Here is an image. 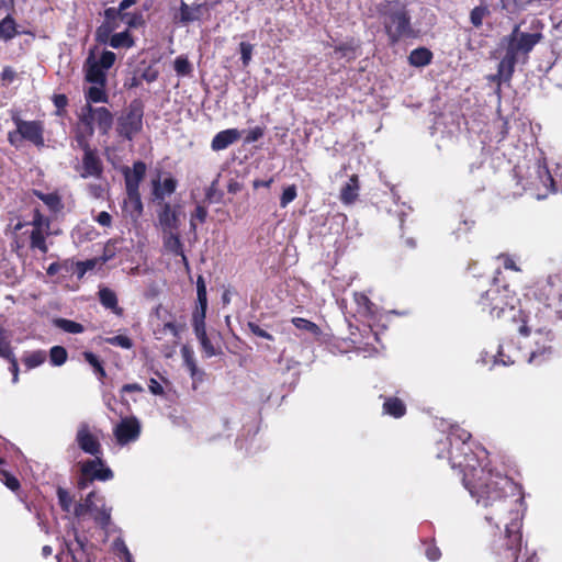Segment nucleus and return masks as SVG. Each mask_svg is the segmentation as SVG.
Instances as JSON below:
<instances>
[{"label": "nucleus", "instance_id": "nucleus-1", "mask_svg": "<svg viewBox=\"0 0 562 562\" xmlns=\"http://www.w3.org/2000/svg\"><path fill=\"white\" fill-rule=\"evenodd\" d=\"M437 458L447 459L462 474L464 487L475 501L485 522L497 530L491 552L496 562L520 561L524 498L519 487L506 475L487 469V451L471 441V434L458 425L436 443ZM525 562H538L533 554Z\"/></svg>", "mask_w": 562, "mask_h": 562}, {"label": "nucleus", "instance_id": "nucleus-2", "mask_svg": "<svg viewBox=\"0 0 562 562\" xmlns=\"http://www.w3.org/2000/svg\"><path fill=\"white\" fill-rule=\"evenodd\" d=\"M557 285L538 307L527 303L525 319L517 327L519 347L514 350L517 361L540 364L553 355L555 334L551 326L562 321V281Z\"/></svg>", "mask_w": 562, "mask_h": 562}, {"label": "nucleus", "instance_id": "nucleus-3", "mask_svg": "<svg viewBox=\"0 0 562 562\" xmlns=\"http://www.w3.org/2000/svg\"><path fill=\"white\" fill-rule=\"evenodd\" d=\"M557 282H562V271L537 281L524 297L519 299L508 284H502L498 278H495L490 288L481 294L477 304L491 318L512 322L518 327L525 319L527 303L537 307L544 303L548 295L558 286Z\"/></svg>", "mask_w": 562, "mask_h": 562}, {"label": "nucleus", "instance_id": "nucleus-4", "mask_svg": "<svg viewBox=\"0 0 562 562\" xmlns=\"http://www.w3.org/2000/svg\"><path fill=\"white\" fill-rule=\"evenodd\" d=\"M515 170L518 183L525 191H530V194L537 200L547 198L549 192L558 191L555 179L546 162L540 159L529 165L525 172L521 166H517Z\"/></svg>", "mask_w": 562, "mask_h": 562}, {"label": "nucleus", "instance_id": "nucleus-5", "mask_svg": "<svg viewBox=\"0 0 562 562\" xmlns=\"http://www.w3.org/2000/svg\"><path fill=\"white\" fill-rule=\"evenodd\" d=\"M382 22L391 44H396L413 33L411 16L406 9L398 3H390L382 11Z\"/></svg>", "mask_w": 562, "mask_h": 562}, {"label": "nucleus", "instance_id": "nucleus-6", "mask_svg": "<svg viewBox=\"0 0 562 562\" xmlns=\"http://www.w3.org/2000/svg\"><path fill=\"white\" fill-rule=\"evenodd\" d=\"M15 131L8 133V140L18 147L22 140H27L36 147H44V126L40 121H24L18 114L12 115Z\"/></svg>", "mask_w": 562, "mask_h": 562}, {"label": "nucleus", "instance_id": "nucleus-7", "mask_svg": "<svg viewBox=\"0 0 562 562\" xmlns=\"http://www.w3.org/2000/svg\"><path fill=\"white\" fill-rule=\"evenodd\" d=\"M116 55L111 50H103L99 58L91 53L83 65L85 79L91 85H106V72L114 65Z\"/></svg>", "mask_w": 562, "mask_h": 562}, {"label": "nucleus", "instance_id": "nucleus-8", "mask_svg": "<svg viewBox=\"0 0 562 562\" xmlns=\"http://www.w3.org/2000/svg\"><path fill=\"white\" fill-rule=\"evenodd\" d=\"M82 477L78 482L80 488H86L93 481L106 482L113 479V471L105 464L102 456L80 462Z\"/></svg>", "mask_w": 562, "mask_h": 562}, {"label": "nucleus", "instance_id": "nucleus-9", "mask_svg": "<svg viewBox=\"0 0 562 562\" xmlns=\"http://www.w3.org/2000/svg\"><path fill=\"white\" fill-rule=\"evenodd\" d=\"M540 38V33L520 32L519 26L516 25L512 33L506 37V49L518 59L519 56L530 53L539 43Z\"/></svg>", "mask_w": 562, "mask_h": 562}, {"label": "nucleus", "instance_id": "nucleus-10", "mask_svg": "<svg viewBox=\"0 0 562 562\" xmlns=\"http://www.w3.org/2000/svg\"><path fill=\"white\" fill-rule=\"evenodd\" d=\"M143 127V108L139 103H131L127 112L119 119L117 132L124 138L132 140Z\"/></svg>", "mask_w": 562, "mask_h": 562}, {"label": "nucleus", "instance_id": "nucleus-11", "mask_svg": "<svg viewBox=\"0 0 562 562\" xmlns=\"http://www.w3.org/2000/svg\"><path fill=\"white\" fill-rule=\"evenodd\" d=\"M79 119L91 127L97 125L102 134H106L113 124V115L106 108H93L91 104H85L80 109Z\"/></svg>", "mask_w": 562, "mask_h": 562}, {"label": "nucleus", "instance_id": "nucleus-12", "mask_svg": "<svg viewBox=\"0 0 562 562\" xmlns=\"http://www.w3.org/2000/svg\"><path fill=\"white\" fill-rule=\"evenodd\" d=\"M142 432V425L137 417L127 416L121 420L113 428V436L116 443L124 447L131 442L138 440Z\"/></svg>", "mask_w": 562, "mask_h": 562}, {"label": "nucleus", "instance_id": "nucleus-13", "mask_svg": "<svg viewBox=\"0 0 562 562\" xmlns=\"http://www.w3.org/2000/svg\"><path fill=\"white\" fill-rule=\"evenodd\" d=\"M75 442L86 454L91 457L102 456V446L99 437L92 431L87 423H80L76 430Z\"/></svg>", "mask_w": 562, "mask_h": 562}, {"label": "nucleus", "instance_id": "nucleus-14", "mask_svg": "<svg viewBox=\"0 0 562 562\" xmlns=\"http://www.w3.org/2000/svg\"><path fill=\"white\" fill-rule=\"evenodd\" d=\"M89 514L93 517L94 521L102 528H106L111 522V507H106L104 498L95 492L88 494Z\"/></svg>", "mask_w": 562, "mask_h": 562}, {"label": "nucleus", "instance_id": "nucleus-15", "mask_svg": "<svg viewBox=\"0 0 562 562\" xmlns=\"http://www.w3.org/2000/svg\"><path fill=\"white\" fill-rule=\"evenodd\" d=\"M484 366L490 364L491 368L496 364L509 366L517 362V357L514 355V350H510V346L506 344H501L498 346V351L496 355H490L487 351H482L480 353V358L477 360Z\"/></svg>", "mask_w": 562, "mask_h": 562}, {"label": "nucleus", "instance_id": "nucleus-16", "mask_svg": "<svg viewBox=\"0 0 562 562\" xmlns=\"http://www.w3.org/2000/svg\"><path fill=\"white\" fill-rule=\"evenodd\" d=\"M82 178H101L103 173V164L98 155L97 149L85 153L82 156V164L80 169Z\"/></svg>", "mask_w": 562, "mask_h": 562}, {"label": "nucleus", "instance_id": "nucleus-17", "mask_svg": "<svg viewBox=\"0 0 562 562\" xmlns=\"http://www.w3.org/2000/svg\"><path fill=\"white\" fill-rule=\"evenodd\" d=\"M126 191H139V184L146 173V165L143 161H135L132 169L123 170Z\"/></svg>", "mask_w": 562, "mask_h": 562}, {"label": "nucleus", "instance_id": "nucleus-18", "mask_svg": "<svg viewBox=\"0 0 562 562\" xmlns=\"http://www.w3.org/2000/svg\"><path fill=\"white\" fill-rule=\"evenodd\" d=\"M241 136L237 128H227L215 134L211 142V148L214 151H221L236 143Z\"/></svg>", "mask_w": 562, "mask_h": 562}, {"label": "nucleus", "instance_id": "nucleus-19", "mask_svg": "<svg viewBox=\"0 0 562 562\" xmlns=\"http://www.w3.org/2000/svg\"><path fill=\"white\" fill-rule=\"evenodd\" d=\"M158 222L161 233L175 232L179 228L178 213L172 210L169 203H164L161 210L158 212Z\"/></svg>", "mask_w": 562, "mask_h": 562}, {"label": "nucleus", "instance_id": "nucleus-20", "mask_svg": "<svg viewBox=\"0 0 562 562\" xmlns=\"http://www.w3.org/2000/svg\"><path fill=\"white\" fill-rule=\"evenodd\" d=\"M353 301L357 306L356 312L361 317H364L369 322V326H371V322L376 318L378 307L364 293L359 292L353 294Z\"/></svg>", "mask_w": 562, "mask_h": 562}, {"label": "nucleus", "instance_id": "nucleus-21", "mask_svg": "<svg viewBox=\"0 0 562 562\" xmlns=\"http://www.w3.org/2000/svg\"><path fill=\"white\" fill-rule=\"evenodd\" d=\"M99 44L108 45L113 49H130L135 46V38L128 30H124L99 42Z\"/></svg>", "mask_w": 562, "mask_h": 562}, {"label": "nucleus", "instance_id": "nucleus-22", "mask_svg": "<svg viewBox=\"0 0 562 562\" xmlns=\"http://www.w3.org/2000/svg\"><path fill=\"white\" fill-rule=\"evenodd\" d=\"M161 234L165 250L173 256H180L182 258V261L186 265H188V259L183 251V244L177 231L166 232Z\"/></svg>", "mask_w": 562, "mask_h": 562}, {"label": "nucleus", "instance_id": "nucleus-23", "mask_svg": "<svg viewBox=\"0 0 562 562\" xmlns=\"http://www.w3.org/2000/svg\"><path fill=\"white\" fill-rule=\"evenodd\" d=\"M360 191V183L359 178L357 175H352L346 183L342 184L339 193L340 202L344 205H351L353 204L358 196Z\"/></svg>", "mask_w": 562, "mask_h": 562}, {"label": "nucleus", "instance_id": "nucleus-24", "mask_svg": "<svg viewBox=\"0 0 562 562\" xmlns=\"http://www.w3.org/2000/svg\"><path fill=\"white\" fill-rule=\"evenodd\" d=\"M94 134V127L89 126L88 124L82 123L80 120L78 122L77 128H76V135L75 140L77 144V147L80 148L83 154L88 151L94 150L89 143L90 137Z\"/></svg>", "mask_w": 562, "mask_h": 562}, {"label": "nucleus", "instance_id": "nucleus-25", "mask_svg": "<svg viewBox=\"0 0 562 562\" xmlns=\"http://www.w3.org/2000/svg\"><path fill=\"white\" fill-rule=\"evenodd\" d=\"M177 188V181L169 177L162 182L159 179L153 181V194L156 200H164L167 195H171Z\"/></svg>", "mask_w": 562, "mask_h": 562}, {"label": "nucleus", "instance_id": "nucleus-26", "mask_svg": "<svg viewBox=\"0 0 562 562\" xmlns=\"http://www.w3.org/2000/svg\"><path fill=\"white\" fill-rule=\"evenodd\" d=\"M124 210L132 216L138 217L143 213V202L139 191H126Z\"/></svg>", "mask_w": 562, "mask_h": 562}, {"label": "nucleus", "instance_id": "nucleus-27", "mask_svg": "<svg viewBox=\"0 0 562 562\" xmlns=\"http://www.w3.org/2000/svg\"><path fill=\"white\" fill-rule=\"evenodd\" d=\"M383 413L394 418H401L406 413V406L404 402L397 397H385L383 403Z\"/></svg>", "mask_w": 562, "mask_h": 562}, {"label": "nucleus", "instance_id": "nucleus-28", "mask_svg": "<svg viewBox=\"0 0 562 562\" xmlns=\"http://www.w3.org/2000/svg\"><path fill=\"white\" fill-rule=\"evenodd\" d=\"M49 234V229L33 228L30 235V246L32 249H37L42 254L48 251L46 244V236Z\"/></svg>", "mask_w": 562, "mask_h": 562}, {"label": "nucleus", "instance_id": "nucleus-29", "mask_svg": "<svg viewBox=\"0 0 562 562\" xmlns=\"http://www.w3.org/2000/svg\"><path fill=\"white\" fill-rule=\"evenodd\" d=\"M432 53L425 47L415 48L408 56L409 64L415 67H424L431 63Z\"/></svg>", "mask_w": 562, "mask_h": 562}, {"label": "nucleus", "instance_id": "nucleus-30", "mask_svg": "<svg viewBox=\"0 0 562 562\" xmlns=\"http://www.w3.org/2000/svg\"><path fill=\"white\" fill-rule=\"evenodd\" d=\"M46 357L47 355L44 350L26 351L22 356V362L27 370H32L42 366Z\"/></svg>", "mask_w": 562, "mask_h": 562}, {"label": "nucleus", "instance_id": "nucleus-31", "mask_svg": "<svg viewBox=\"0 0 562 562\" xmlns=\"http://www.w3.org/2000/svg\"><path fill=\"white\" fill-rule=\"evenodd\" d=\"M33 194L42 200L52 212H59L63 209L61 199L56 192L44 193L40 190H33Z\"/></svg>", "mask_w": 562, "mask_h": 562}, {"label": "nucleus", "instance_id": "nucleus-32", "mask_svg": "<svg viewBox=\"0 0 562 562\" xmlns=\"http://www.w3.org/2000/svg\"><path fill=\"white\" fill-rule=\"evenodd\" d=\"M86 104L91 103H105L108 102V94L105 92V86L92 85L86 92Z\"/></svg>", "mask_w": 562, "mask_h": 562}, {"label": "nucleus", "instance_id": "nucleus-33", "mask_svg": "<svg viewBox=\"0 0 562 562\" xmlns=\"http://www.w3.org/2000/svg\"><path fill=\"white\" fill-rule=\"evenodd\" d=\"M201 5L190 7L186 2H181L180 5V22L183 24L200 20Z\"/></svg>", "mask_w": 562, "mask_h": 562}, {"label": "nucleus", "instance_id": "nucleus-34", "mask_svg": "<svg viewBox=\"0 0 562 562\" xmlns=\"http://www.w3.org/2000/svg\"><path fill=\"white\" fill-rule=\"evenodd\" d=\"M516 61H517V58L506 49L505 56L499 61L498 74L496 77L509 79L514 71V66H515Z\"/></svg>", "mask_w": 562, "mask_h": 562}, {"label": "nucleus", "instance_id": "nucleus-35", "mask_svg": "<svg viewBox=\"0 0 562 562\" xmlns=\"http://www.w3.org/2000/svg\"><path fill=\"white\" fill-rule=\"evenodd\" d=\"M72 562H89L85 553V542L76 536L75 543L67 544Z\"/></svg>", "mask_w": 562, "mask_h": 562}, {"label": "nucleus", "instance_id": "nucleus-36", "mask_svg": "<svg viewBox=\"0 0 562 562\" xmlns=\"http://www.w3.org/2000/svg\"><path fill=\"white\" fill-rule=\"evenodd\" d=\"M120 27V21L115 22H102L95 30L94 37L99 43L101 41L106 40L109 36L115 34L116 30Z\"/></svg>", "mask_w": 562, "mask_h": 562}, {"label": "nucleus", "instance_id": "nucleus-37", "mask_svg": "<svg viewBox=\"0 0 562 562\" xmlns=\"http://www.w3.org/2000/svg\"><path fill=\"white\" fill-rule=\"evenodd\" d=\"M16 24L15 21L10 16L7 15L4 19L0 22V37L3 41H10L16 35Z\"/></svg>", "mask_w": 562, "mask_h": 562}, {"label": "nucleus", "instance_id": "nucleus-38", "mask_svg": "<svg viewBox=\"0 0 562 562\" xmlns=\"http://www.w3.org/2000/svg\"><path fill=\"white\" fill-rule=\"evenodd\" d=\"M53 323L57 328L64 330L65 333L81 334L85 331V327L81 324L71 319L55 318Z\"/></svg>", "mask_w": 562, "mask_h": 562}, {"label": "nucleus", "instance_id": "nucleus-39", "mask_svg": "<svg viewBox=\"0 0 562 562\" xmlns=\"http://www.w3.org/2000/svg\"><path fill=\"white\" fill-rule=\"evenodd\" d=\"M292 324L297 329L306 331L314 337H317L321 334V328L318 327V325L308 319L302 317H294L292 318Z\"/></svg>", "mask_w": 562, "mask_h": 562}, {"label": "nucleus", "instance_id": "nucleus-40", "mask_svg": "<svg viewBox=\"0 0 562 562\" xmlns=\"http://www.w3.org/2000/svg\"><path fill=\"white\" fill-rule=\"evenodd\" d=\"M181 356L186 367L189 369L192 378L198 373V367L194 359V352L189 346H182Z\"/></svg>", "mask_w": 562, "mask_h": 562}, {"label": "nucleus", "instance_id": "nucleus-41", "mask_svg": "<svg viewBox=\"0 0 562 562\" xmlns=\"http://www.w3.org/2000/svg\"><path fill=\"white\" fill-rule=\"evenodd\" d=\"M68 358L67 350L61 346H54L49 350V361L52 366L60 367Z\"/></svg>", "mask_w": 562, "mask_h": 562}, {"label": "nucleus", "instance_id": "nucleus-42", "mask_svg": "<svg viewBox=\"0 0 562 562\" xmlns=\"http://www.w3.org/2000/svg\"><path fill=\"white\" fill-rule=\"evenodd\" d=\"M99 299L105 308L115 310L117 307L116 294L108 288L99 291Z\"/></svg>", "mask_w": 562, "mask_h": 562}, {"label": "nucleus", "instance_id": "nucleus-43", "mask_svg": "<svg viewBox=\"0 0 562 562\" xmlns=\"http://www.w3.org/2000/svg\"><path fill=\"white\" fill-rule=\"evenodd\" d=\"M127 26L126 30L137 29L144 24L143 14L139 12H127L122 14V21Z\"/></svg>", "mask_w": 562, "mask_h": 562}, {"label": "nucleus", "instance_id": "nucleus-44", "mask_svg": "<svg viewBox=\"0 0 562 562\" xmlns=\"http://www.w3.org/2000/svg\"><path fill=\"white\" fill-rule=\"evenodd\" d=\"M57 497L61 509L66 513H72L75 504L70 493L63 487H58Z\"/></svg>", "mask_w": 562, "mask_h": 562}, {"label": "nucleus", "instance_id": "nucleus-45", "mask_svg": "<svg viewBox=\"0 0 562 562\" xmlns=\"http://www.w3.org/2000/svg\"><path fill=\"white\" fill-rule=\"evenodd\" d=\"M113 550L114 552L123 559L125 562H134L132 553L130 552L125 541L122 538H116L113 541Z\"/></svg>", "mask_w": 562, "mask_h": 562}, {"label": "nucleus", "instance_id": "nucleus-46", "mask_svg": "<svg viewBox=\"0 0 562 562\" xmlns=\"http://www.w3.org/2000/svg\"><path fill=\"white\" fill-rule=\"evenodd\" d=\"M175 71L178 76H188L192 71V66L187 57L178 56L173 63Z\"/></svg>", "mask_w": 562, "mask_h": 562}, {"label": "nucleus", "instance_id": "nucleus-47", "mask_svg": "<svg viewBox=\"0 0 562 562\" xmlns=\"http://www.w3.org/2000/svg\"><path fill=\"white\" fill-rule=\"evenodd\" d=\"M205 315L206 312L194 310L192 313V326L194 334H203L205 328Z\"/></svg>", "mask_w": 562, "mask_h": 562}, {"label": "nucleus", "instance_id": "nucleus-48", "mask_svg": "<svg viewBox=\"0 0 562 562\" xmlns=\"http://www.w3.org/2000/svg\"><path fill=\"white\" fill-rule=\"evenodd\" d=\"M195 336L201 344V347L203 349V352L205 353V357L211 358V357L216 356L217 352H216L213 344L209 339V337L206 335V330L203 331V334H195Z\"/></svg>", "mask_w": 562, "mask_h": 562}, {"label": "nucleus", "instance_id": "nucleus-49", "mask_svg": "<svg viewBox=\"0 0 562 562\" xmlns=\"http://www.w3.org/2000/svg\"><path fill=\"white\" fill-rule=\"evenodd\" d=\"M109 345L121 347L123 349H131L133 347V341L130 337L125 335H116L113 337H109L105 339Z\"/></svg>", "mask_w": 562, "mask_h": 562}, {"label": "nucleus", "instance_id": "nucleus-50", "mask_svg": "<svg viewBox=\"0 0 562 562\" xmlns=\"http://www.w3.org/2000/svg\"><path fill=\"white\" fill-rule=\"evenodd\" d=\"M297 190L294 184L286 187L280 198V206L286 207L292 201L295 200Z\"/></svg>", "mask_w": 562, "mask_h": 562}, {"label": "nucleus", "instance_id": "nucleus-51", "mask_svg": "<svg viewBox=\"0 0 562 562\" xmlns=\"http://www.w3.org/2000/svg\"><path fill=\"white\" fill-rule=\"evenodd\" d=\"M205 198L211 203H220L223 199V192L217 189V180H214L205 191Z\"/></svg>", "mask_w": 562, "mask_h": 562}, {"label": "nucleus", "instance_id": "nucleus-52", "mask_svg": "<svg viewBox=\"0 0 562 562\" xmlns=\"http://www.w3.org/2000/svg\"><path fill=\"white\" fill-rule=\"evenodd\" d=\"M486 12L487 10L485 7H475L472 9L470 13L471 23L476 27L481 26Z\"/></svg>", "mask_w": 562, "mask_h": 562}, {"label": "nucleus", "instance_id": "nucleus-53", "mask_svg": "<svg viewBox=\"0 0 562 562\" xmlns=\"http://www.w3.org/2000/svg\"><path fill=\"white\" fill-rule=\"evenodd\" d=\"M33 228L49 229L50 223L47 217L41 214L38 210L34 211L32 220Z\"/></svg>", "mask_w": 562, "mask_h": 562}, {"label": "nucleus", "instance_id": "nucleus-54", "mask_svg": "<svg viewBox=\"0 0 562 562\" xmlns=\"http://www.w3.org/2000/svg\"><path fill=\"white\" fill-rule=\"evenodd\" d=\"M247 328L250 330L251 334H254L260 338H263L267 340H273V336L271 334H269L267 330H265L263 328H261L255 322H248Z\"/></svg>", "mask_w": 562, "mask_h": 562}, {"label": "nucleus", "instance_id": "nucleus-55", "mask_svg": "<svg viewBox=\"0 0 562 562\" xmlns=\"http://www.w3.org/2000/svg\"><path fill=\"white\" fill-rule=\"evenodd\" d=\"M104 21L103 22H115L122 21V12L119 11V8L110 7L104 10Z\"/></svg>", "mask_w": 562, "mask_h": 562}, {"label": "nucleus", "instance_id": "nucleus-56", "mask_svg": "<svg viewBox=\"0 0 562 562\" xmlns=\"http://www.w3.org/2000/svg\"><path fill=\"white\" fill-rule=\"evenodd\" d=\"M15 78V71L11 67H4L0 74V86H9Z\"/></svg>", "mask_w": 562, "mask_h": 562}, {"label": "nucleus", "instance_id": "nucleus-57", "mask_svg": "<svg viewBox=\"0 0 562 562\" xmlns=\"http://www.w3.org/2000/svg\"><path fill=\"white\" fill-rule=\"evenodd\" d=\"M241 61L244 66H247L251 59L252 46L249 43L241 42L239 45Z\"/></svg>", "mask_w": 562, "mask_h": 562}, {"label": "nucleus", "instance_id": "nucleus-58", "mask_svg": "<svg viewBox=\"0 0 562 562\" xmlns=\"http://www.w3.org/2000/svg\"><path fill=\"white\" fill-rule=\"evenodd\" d=\"M89 502L90 499H88V496L86 497V499L81 503H77L75 504L74 506V515L78 518H81V517H85L87 514H89Z\"/></svg>", "mask_w": 562, "mask_h": 562}, {"label": "nucleus", "instance_id": "nucleus-59", "mask_svg": "<svg viewBox=\"0 0 562 562\" xmlns=\"http://www.w3.org/2000/svg\"><path fill=\"white\" fill-rule=\"evenodd\" d=\"M524 0H499L502 9L514 13L521 8Z\"/></svg>", "mask_w": 562, "mask_h": 562}, {"label": "nucleus", "instance_id": "nucleus-60", "mask_svg": "<svg viewBox=\"0 0 562 562\" xmlns=\"http://www.w3.org/2000/svg\"><path fill=\"white\" fill-rule=\"evenodd\" d=\"M13 350L10 344V337L0 339V357L3 359L11 358Z\"/></svg>", "mask_w": 562, "mask_h": 562}, {"label": "nucleus", "instance_id": "nucleus-61", "mask_svg": "<svg viewBox=\"0 0 562 562\" xmlns=\"http://www.w3.org/2000/svg\"><path fill=\"white\" fill-rule=\"evenodd\" d=\"M262 136H263V128L260 126H256V127L250 128L247 132V136H246L245 140H246V143H254V142H257Z\"/></svg>", "mask_w": 562, "mask_h": 562}, {"label": "nucleus", "instance_id": "nucleus-62", "mask_svg": "<svg viewBox=\"0 0 562 562\" xmlns=\"http://www.w3.org/2000/svg\"><path fill=\"white\" fill-rule=\"evenodd\" d=\"M2 474L4 476L3 483L8 488H10L11 491H16L20 487V483L16 480V477H14L13 475L5 471H2Z\"/></svg>", "mask_w": 562, "mask_h": 562}, {"label": "nucleus", "instance_id": "nucleus-63", "mask_svg": "<svg viewBox=\"0 0 562 562\" xmlns=\"http://www.w3.org/2000/svg\"><path fill=\"white\" fill-rule=\"evenodd\" d=\"M5 360L10 363V372L12 373V382L15 384L19 381V364L15 356H11V358H7Z\"/></svg>", "mask_w": 562, "mask_h": 562}, {"label": "nucleus", "instance_id": "nucleus-64", "mask_svg": "<svg viewBox=\"0 0 562 562\" xmlns=\"http://www.w3.org/2000/svg\"><path fill=\"white\" fill-rule=\"evenodd\" d=\"M425 553L429 561H437L441 557V552H440L439 548L431 543L427 544Z\"/></svg>", "mask_w": 562, "mask_h": 562}]
</instances>
